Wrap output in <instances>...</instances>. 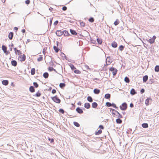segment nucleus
Segmentation results:
<instances>
[{
  "mask_svg": "<svg viewBox=\"0 0 159 159\" xmlns=\"http://www.w3.org/2000/svg\"><path fill=\"white\" fill-rule=\"evenodd\" d=\"M26 59V56L25 54H23L22 56H21V58L20 60V61L22 62L25 61Z\"/></svg>",
  "mask_w": 159,
  "mask_h": 159,
  "instance_id": "18",
  "label": "nucleus"
},
{
  "mask_svg": "<svg viewBox=\"0 0 159 159\" xmlns=\"http://www.w3.org/2000/svg\"><path fill=\"white\" fill-rule=\"evenodd\" d=\"M74 72L75 73L77 74H80L81 73L80 71L76 69L74 70Z\"/></svg>",
  "mask_w": 159,
  "mask_h": 159,
  "instance_id": "46",
  "label": "nucleus"
},
{
  "mask_svg": "<svg viewBox=\"0 0 159 159\" xmlns=\"http://www.w3.org/2000/svg\"><path fill=\"white\" fill-rule=\"evenodd\" d=\"M76 111L78 113L80 114H81L84 112L82 109L80 107H78L76 108Z\"/></svg>",
  "mask_w": 159,
  "mask_h": 159,
  "instance_id": "6",
  "label": "nucleus"
},
{
  "mask_svg": "<svg viewBox=\"0 0 159 159\" xmlns=\"http://www.w3.org/2000/svg\"><path fill=\"white\" fill-rule=\"evenodd\" d=\"M110 111L111 112L113 116L118 118H123L122 116L117 111L111 108H110Z\"/></svg>",
  "mask_w": 159,
  "mask_h": 159,
  "instance_id": "1",
  "label": "nucleus"
},
{
  "mask_svg": "<svg viewBox=\"0 0 159 159\" xmlns=\"http://www.w3.org/2000/svg\"><path fill=\"white\" fill-rule=\"evenodd\" d=\"M35 73V69L34 68H33L31 69V74L34 75Z\"/></svg>",
  "mask_w": 159,
  "mask_h": 159,
  "instance_id": "37",
  "label": "nucleus"
},
{
  "mask_svg": "<svg viewBox=\"0 0 159 159\" xmlns=\"http://www.w3.org/2000/svg\"><path fill=\"white\" fill-rule=\"evenodd\" d=\"M2 84L5 86L7 85L9 83V81L7 80H3L2 81Z\"/></svg>",
  "mask_w": 159,
  "mask_h": 159,
  "instance_id": "20",
  "label": "nucleus"
},
{
  "mask_svg": "<svg viewBox=\"0 0 159 159\" xmlns=\"http://www.w3.org/2000/svg\"><path fill=\"white\" fill-rule=\"evenodd\" d=\"M14 33L12 32H11L8 34V37L9 39L11 40L13 37Z\"/></svg>",
  "mask_w": 159,
  "mask_h": 159,
  "instance_id": "13",
  "label": "nucleus"
},
{
  "mask_svg": "<svg viewBox=\"0 0 159 159\" xmlns=\"http://www.w3.org/2000/svg\"><path fill=\"white\" fill-rule=\"evenodd\" d=\"M41 93H40L39 91L38 92L36 93L35 94L33 95V96H35L37 97H39L41 96Z\"/></svg>",
  "mask_w": 159,
  "mask_h": 159,
  "instance_id": "34",
  "label": "nucleus"
},
{
  "mask_svg": "<svg viewBox=\"0 0 159 159\" xmlns=\"http://www.w3.org/2000/svg\"><path fill=\"white\" fill-rule=\"evenodd\" d=\"M49 76V74L47 72H44L43 75V76L45 79H47L48 78Z\"/></svg>",
  "mask_w": 159,
  "mask_h": 159,
  "instance_id": "27",
  "label": "nucleus"
},
{
  "mask_svg": "<svg viewBox=\"0 0 159 159\" xmlns=\"http://www.w3.org/2000/svg\"><path fill=\"white\" fill-rule=\"evenodd\" d=\"M97 41L99 44H101L102 43V40L101 39L98 38L97 39Z\"/></svg>",
  "mask_w": 159,
  "mask_h": 159,
  "instance_id": "35",
  "label": "nucleus"
},
{
  "mask_svg": "<svg viewBox=\"0 0 159 159\" xmlns=\"http://www.w3.org/2000/svg\"><path fill=\"white\" fill-rule=\"evenodd\" d=\"M80 25L81 26L84 27L85 26V23L83 21H81L80 23Z\"/></svg>",
  "mask_w": 159,
  "mask_h": 159,
  "instance_id": "52",
  "label": "nucleus"
},
{
  "mask_svg": "<svg viewBox=\"0 0 159 159\" xmlns=\"http://www.w3.org/2000/svg\"><path fill=\"white\" fill-rule=\"evenodd\" d=\"M58 22H58V20H57L55 21L53 23L54 25L55 26L57 25Z\"/></svg>",
  "mask_w": 159,
  "mask_h": 159,
  "instance_id": "56",
  "label": "nucleus"
},
{
  "mask_svg": "<svg viewBox=\"0 0 159 159\" xmlns=\"http://www.w3.org/2000/svg\"><path fill=\"white\" fill-rule=\"evenodd\" d=\"M98 106V104L95 102H93L92 104V107L94 108H96Z\"/></svg>",
  "mask_w": 159,
  "mask_h": 159,
  "instance_id": "26",
  "label": "nucleus"
},
{
  "mask_svg": "<svg viewBox=\"0 0 159 159\" xmlns=\"http://www.w3.org/2000/svg\"><path fill=\"white\" fill-rule=\"evenodd\" d=\"M68 65L70 67L71 70H74L76 68L74 65L72 64L71 63L69 64Z\"/></svg>",
  "mask_w": 159,
  "mask_h": 159,
  "instance_id": "22",
  "label": "nucleus"
},
{
  "mask_svg": "<svg viewBox=\"0 0 159 159\" xmlns=\"http://www.w3.org/2000/svg\"><path fill=\"white\" fill-rule=\"evenodd\" d=\"M30 0H26L25 1V3L26 4L28 5L30 4Z\"/></svg>",
  "mask_w": 159,
  "mask_h": 159,
  "instance_id": "55",
  "label": "nucleus"
},
{
  "mask_svg": "<svg viewBox=\"0 0 159 159\" xmlns=\"http://www.w3.org/2000/svg\"><path fill=\"white\" fill-rule=\"evenodd\" d=\"M67 9V7H66L65 6L63 7L62 8V10L63 11H65Z\"/></svg>",
  "mask_w": 159,
  "mask_h": 159,
  "instance_id": "57",
  "label": "nucleus"
},
{
  "mask_svg": "<svg viewBox=\"0 0 159 159\" xmlns=\"http://www.w3.org/2000/svg\"><path fill=\"white\" fill-rule=\"evenodd\" d=\"M55 34L57 36L60 37L63 34V32L61 30H57L55 32Z\"/></svg>",
  "mask_w": 159,
  "mask_h": 159,
  "instance_id": "7",
  "label": "nucleus"
},
{
  "mask_svg": "<svg viewBox=\"0 0 159 159\" xmlns=\"http://www.w3.org/2000/svg\"><path fill=\"white\" fill-rule=\"evenodd\" d=\"M142 127L144 128H146L148 127V124L147 123H143L142 124Z\"/></svg>",
  "mask_w": 159,
  "mask_h": 159,
  "instance_id": "33",
  "label": "nucleus"
},
{
  "mask_svg": "<svg viewBox=\"0 0 159 159\" xmlns=\"http://www.w3.org/2000/svg\"><path fill=\"white\" fill-rule=\"evenodd\" d=\"M56 93V90L54 89H53L52 91V94H55V93Z\"/></svg>",
  "mask_w": 159,
  "mask_h": 159,
  "instance_id": "60",
  "label": "nucleus"
},
{
  "mask_svg": "<svg viewBox=\"0 0 159 159\" xmlns=\"http://www.w3.org/2000/svg\"><path fill=\"white\" fill-rule=\"evenodd\" d=\"M121 118H118L116 120V123L118 124H121L122 122V120L120 119Z\"/></svg>",
  "mask_w": 159,
  "mask_h": 159,
  "instance_id": "23",
  "label": "nucleus"
},
{
  "mask_svg": "<svg viewBox=\"0 0 159 159\" xmlns=\"http://www.w3.org/2000/svg\"><path fill=\"white\" fill-rule=\"evenodd\" d=\"M111 45L113 48H116L117 47L118 44L116 42L113 41Z\"/></svg>",
  "mask_w": 159,
  "mask_h": 159,
  "instance_id": "21",
  "label": "nucleus"
},
{
  "mask_svg": "<svg viewBox=\"0 0 159 159\" xmlns=\"http://www.w3.org/2000/svg\"><path fill=\"white\" fill-rule=\"evenodd\" d=\"M4 53H5L6 55H7L10 52L9 51H7V50Z\"/></svg>",
  "mask_w": 159,
  "mask_h": 159,
  "instance_id": "63",
  "label": "nucleus"
},
{
  "mask_svg": "<svg viewBox=\"0 0 159 159\" xmlns=\"http://www.w3.org/2000/svg\"><path fill=\"white\" fill-rule=\"evenodd\" d=\"M93 92L94 94H98L100 93V90L97 88H95L94 89Z\"/></svg>",
  "mask_w": 159,
  "mask_h": 159,
  "instance_id": "12",
  "label": "nucleus"
},
{
  "mask_svg": "<svg viewBox=\"0 0 159 159\" xmlns=\"http://www.w3.org/2000/svg\"><path fill=\"white\" fill-rule=\"evenodd\" d=\"M106 60V62H108L107 65H110L112 61H113V58H111V57L108 56V57H107Z\"/></svg>",
  "mask_w": 159,
  "mask_h": 159,
  "instance_id": "5",
  "label": "nucleus"
},
{
  "mask_svg": "<svg viewBox=\"0 0 159 159\" xmlns=\"http://www.w3.org/2000/svg\"><path fill=\"white\" fill-rule=\"evenodd\" d=\"M70 32L72 35H77L78 34V33L76 32L75 30L72 29H70Z\"/></svg>",
  "mask_w": 159,
  "mask_h": 159,
  "instance_id": "10",
  "label": "nucleus"
},
{
  "mask_svg": "<svg viewBox=\"0 0 159 159\" xmlns=\"http://www.w3.org/2000/svg\"><path fill=\"white\" fill-rule=\"evenodd\" d=\"M154 70L155 72H158L159 71V66L157 65L155 66L154 69Z\"/></svg>",
  "mask_w": 159,
  "mask_h": 159,
  "instance_id": "40",
  "label": "nucleus"
},
{
  "mask_svg": "<svg viewBox=\"0 0 159 159\" xmlns=\"http://www.w3.org/2000/svg\"><path fill=\"white\" fill-rule=\"evenodd\" d=\"M51 99L53 101L57 103H60L61 102V100L57 95L54 97H51Z\"/></svg>",
  "mask_w": 159,
  "mask_h": 159,
  "instance_id": "2",
  "label": "nucleus"
},
{
  "mask_svg": "<svg viewBox=\"0 0 159 159\" xmlns=\"http://www.w3.org/2000/svg\"><path fill=\"white\" fill-rule=\"evenodd\" d=\"M88 21L91 23H93L94 21V19L93 17H91L88 20Z\"/></svg>",
  "mask_w": 159,
  "mask_h": 159,
  "instance_id": "39",
  "label": "nucleus"
},
{
  "mask_svg": "<svg viewBox=\"0 0 159 159\" xmlns=\"http://www.w3.org/2000/svg\"><path fill=\"white\" fill-rule=\"evenodd\" d=\"M124 81L125 83H129L130 82V80L129 77L127 76H126L124 78Z\"/></svg>",
  "mask_w": 159,
  "mask_h": 159,
  "instance_id": "29",
  "label": "nucleus"
},
{
  "mask_svg": "<svg viewBox=\"0 0 159 159\" xmlns=\"http://www.w3.org/2000/svg\"><path fill=\"white\" fill-rule=\"evenodd\" d=\"M104 98L106 99H109L111 98V94L108 93H106L105 95Z\"/></svg>",
  "mask_w": 159,
  "mask_h": 159,
  "instance_id": "28",
  "label": "nucleus"
},
{
  "mask_svg": "<svg viewBox=\"0 0 159 159\" xmlns=\"http://www.w3.org/2000/svg\"><path fill=\"white\" fill-rule=\"evenodd\" d=\"M102 132V130L100 129L98 131H96L95 133V134L96 135H98L101 134Z\"/></svg>",
  "mask_w": 159,
  "mask_h": 159,
  "instance_id": "38",
  "label": "nucleus"
},
{
  "mask_svg": "<svg viewBox=\"0 0 159 159\" xmlns=\"http://www.w3.org/2000/svg\"><path fill=\"white\" fill-rule=\"evenodd\" d=\"M48 139L49 141L51 143H53L54 142V139L53 138H51L49 137H48Z\"/></svg>",
  "mask_w": 159,
  "mask_h": 159,
  "instance_id": "41",
  "label": "nucleus"
},
{
  "mask_svg": "<svg viewBox=\"0 0 159 159\" xmlns=\"http://www.w3.org/2000/svg\"><path fill=\"white\" fill-rule=\"evenodd\" d=\"M91 42L93 44H95L96 43V42L95 40L92 39L91 40Z\"/></svg>",
  "mask_w": 159,
  "mask_h": 159,
  "instance_id": "58",
  "label": "nucleus"
},
{
  "mask_svg": "<svg viewBox=\"0 0 159 159\" xmlns=\"http://www.w3.org/2000/svg\"><path fill=\"white\" fill-rule=\"evenodd\" d=\"M73 124L75 126L77 127H79L80 126V124L76 121H74L73 122Z\"/></svg>",
  "mask_w": 159,
  "mask_h": 159,
  "instance_id": "43",
  "label": "nucleus"
},
{
  "mask_svg": "<svg viewBox=\"0 0 159 159\" xmlns=\"http://www.w3.org/2000/svg\"><path fill=\"white\" fill-rule=\"evenodd\" d=\"M105 106L107 107H110L111 106V103L109 102H107L106 103Z\"/></svg>",
  "mask_w": 159,
  "mask_h": 159,
  "instance_id": "47",
  "label": "nucleus"
},
{
  "mask_svg": "<svg viewBox=\"0 0 159 159\" xmlns=\"http://www.w3.org/2000/svg\"><path fill=\"white\" fill-rule=\"evenodd\" d=\"M154 82V79L151 78L148 81V83L150 84H152Z\"/></svg>",
  "mask_w": 159,
  "mask_h": 159,
  "instance_id": "42",
  "label": "nucleus"
},
{
  "mask_svg": "<svg viewBox=\"0 0 159 159\" xmlns=\"http://www.w3.org/2000/svg\"><path fill=\"white\" fill-rule=\"evenodd\" d=\"M127 108V104L126 102H124L120 105V108L121 110L125 111Z\"/></svg>",
  "mask_w": 159,
  "mask_h": 159,
  "instance_id": "3",
  "label": "nucleus"
},
{
  "mask_svg": "<svg viewBox=\"0 0 159 159\" xmlns=\"http://www.w3.org/2000/svg\"><path fill=\"white\" fill-rule=\"evenodd\" d=\"M33 85L34 87L35 88H37L39 87V85L36 82H34L33 83Z\"/></svg>",
  "mask_w": 159,
  "mask_h": 159,
  "instance_id": "45",
  "label": "nucleus"
},
{
  "mask_svg": "<svg viewBox=\"0 0 159 159\" xmlns=\"http://www.w3.org/2000/svg\"><path fill=\"white\" fill-rule=\"evenodd\" d=\"M87 100L89 102H92L93 101V99L90 96H88L87 98Z\"/></svg>",
  "mask_w": 159,
  "mask_h": 159,
  "instance_id": "30",
  "label": "nucleus"
},
{
  "mask_svg": "<svg viewBox=\"0 0 159 159\" xmlns=\"http://www.w3.org/2000/svg\"><path fill=\"white\" fill-rule=\"evenodd\" d=\"M50 64L51 66H54V65L55 66V65H54V64L53 63V61H52V60L51 61V62H50Z\"/></svg>",
  "mask_w": 159,
  "mask_h": 159,
  "instance_id": "62",
  "label": "nucleus"
},
{
  "mask_svg": "<svg viewBox=\"0 0 159 159\" xmlns=\"http://www.w3.org/2000/svg\"><path fill=\"white\" fill-rule=\"evenodd\" d=\"M125 46L121 45H120V46L119 47L118 49L120 50V51L121 52L124 50V49L125 48Z\"/></svg>",
  "mask_w": 159,
  "mask_h": 159,
  "instance_id": "32",
  "label": "nucleus"
},
{
  "mask_svg": "<svg viewBox=\"0 0 159 159\" xmlns=\"http://www.w3.org/2000/svg\"><path fill=\"white\" fill-rule=\"evenodd\" d=\"M53 48L56 53H57L60 50L59 48H58V47L56 46H54Z\"/></svg>",
  "mask_w": 159,
  "mask_h": 159,
  "instance_id": "25",
  "label": "nucleus"
},
{
  "mask_svg": "<svg viewBox=\"0 0 159 159\" xmlns=\"http://www.w3.org/2000/svg\"><path fill=\"white\" fill-rule=\"evenodd\" d=\"M16 52L18 55H21L22 54L21 52L19 50H16Z\"/></svg>",
  "mask_w": 159,
  "mask_h": 159,
  "instance_id": "51",
  "label": "nucleus"
},
{
  "mask_svg": "<svg viewBox=\"0 0 159 159\" xmlns=\"http://www.w3.org/2000/svg\"><path fill=\"white\" fill-rule=\"evenodd\" d=\"M52 18L50 19V21H49V25L51 26L52 25Z\"/></svg>",
  "mask_w": 159,
  "mask_h": 159,
  "instance_id": "59",
  "label": "nucleus"
},
{
  "mask_svg": "<svg viewBox=\"0 0 159 159\" xmlns=\"http://www.w3.org/2000/svg\"><path fill=\"white\" fill-rule=\"evenodd\" d=\"M119 20H118V19H117L114 22V24L115 26H116L119 24Z\"/></svg>",
  "mask_w": 159,
  "mask_h": 159,
  "instance_id": "44",
  "label": "nucleus"
},
{
  "mask_svg": "<svg viewBox=\"0 0 159 159\" xmlns=\"http://www.w3.org/2000/svg\"><path fill=\"white\" fill-rule=\"evenodd\" d=\"M61 56L62 57H64V59H65L66 60H68V61H69L68 60V58L66 57L65 55V54L63 52H61Z\"/></svg>",
  "mask_w": 159,
  "mask_h": 159,
  "instance_id": "24",
  "label": "nucleus"
},
{
  "mask_svg": "<svg viewBox=\"0 0 159 159\" xmlns=\"http://www.w3.org/2000/svg\"><path fill=\"white\" fill-rule=\"evenodd\" d=\"M11 64L12 66H16L17 65V62L16 60H12L11 61Z\"/></svg>",
  "mask_w": 159,
  "mask_h": 159,
  "instance_id": "19",
  "label": "nucleus"
},
{
  "mask_svg": "<svg viewBox=\"0 0 159 159\" xmlns=\"http://www.w3.org/2000/svg\"><path fill=\"white\" fill-rule=\"evenodd\" d=\"M54 68L52 67L49 66L48 68V70L49 71H53Z\"/></svg>",
  "mask_w": 159,
  "mask_h": 159,
  "instance_id": "50",
  "label": "nucleus"
},
{
  "mask_svg": "<svg viewBox=\"0 0 159 159\" xmlns=\"http://www.w3.org/2000/svg\"><path fill=\"white\" fill-rule=\"evenodd\" d=\"M84 107L85 108L87 109H89L90 108L91 105L89 103L86 102L84 104Z\"/></svg>",
  "mask_w": 159,
  "mask_h": 159,
  "instance_id": "14",
  "label": "nucleus"
},
{
  "mask_svg": "<svg viewBox=\"0 0 159 159\" xmlns=\"http://www.w3.org/2000/svg\"><path fill=\"white\" fill-rule=\"evenodd\" d=\"M116 106V105L115 103H111V106L113 107V108H114Z\"/></svg>",
  "mask_w": 159,
  "mask_h": 159,
  "instance_id": "64",
  "label": "nucleus"
},
{
  "mask_svg": "<svg viewBox=\"0 0 159 159\" xmlns=\"http://www.w3.org/2000/svg\"><path fill=\"white\" fill-rule=\"evenodd\" d=\"M143 83H146L148 79V75H146L143 76Z\"/></svg>",
  "mask_w": 159,
  "mask_h": 159,
  "instance_id": "17",
  "label": "nucleus"
},
{
  "mask_svg": "<svg viewBox=\"0 0 159 159\" xmlns=\"http://www.w3.org/2000/svg\"><path fill=\"white\" fill-rule=\"evenodd\" d=\"M59 111L62 113V114H64L65 113H66V114L68 116H72L73 117H75V116H73L71 115H68V113L67 112H66V111H64V110H63V109H62V108H60L59 110Z\"/></svg>",
  "mask_w": 159,
  "mask_h": 159,
  "instance_id": "8",
  "label": "nucleus"
},
{
  "mask_svg": "<svg viewBox=\"0 0 159 159\" xmlns=\"http://www.w3.org/2000/svg\"><path fill=\"white\" fill-rule=\"evenodd\" d=\"M43 60V57L42 56H40L37 59V61L39 62L42 61Z\"/></svg>",
  "mask_w": 159,
  "mask_h": 159,
  "instance_id": "49",
  "label": "nucleus"
},
{
  "mask_svg": "<svg viewBox=\"0 0 159 159\" xmlns=\"http://www.w3.org/2000/svg\"><path fill=\"white\" fill-rule=\"evenodd\" d=\"M66 86V84L64 83H61L59 84V87L60 88L63 89Z\"/></svg>",
  "mask_w": 159,
  "mask_h": 159,
  "instance_id": "31",
  "label": "nucleus"
},
{
  "mask_svg": "<svg viewBox=\"0 0 159 159\" xmlns=\"http://www.w3.org/2000/svg\"><path fill=\"white\" fill-rule=\"evenodd\" d=\"M109 71L112 72V75L113 76L116 75L118 71L116 69L113 67L109 68Z\"/></svg>",
  "mask_w": 159,
  "mask_h": 159,
  "instance_id": "4",
  "label": "nucleus"
},
{
  "mask_svg": "<svg viewBox=\"0 0 159 159\" xmlns=\"http://www.w3.org/2000/svg\"><path fill=\"white\" fill-rule=\"evenodd\" d=\"M98 128H99L100 129H104V127L102 125H100Z\"/></svg>",
  "mask_w": 159,
  "mask_h": 159,
  "instance_id": "54",
  "label": "nucleus"
},
{
  "mask_svg": "<svg viewBox=\"0 0 159 159\" xmlns=\"http://www.w3.org/2000/svg\"><path fill=\"white\" fill-rule=\"evenodd\" d=\"M2 48L3 52H5L7 50V47L6 46L2 45Z\"/></svg>",
  "mask_w": 159,
  "mask_h": 159,
  "instance_id": "36",
  "label": "nucleus"
},
{
  "mask_svg": "<svg viewBox=\"0 0 159 159\" xmlns=\"http://www.w3.org/2000/svg\"><path fill=\"white\" fill-rule=\"evenodd\" d=\"M145 92V89L143 88H142L140 90V92L141 94H142L143 93H144Z\"/></svg>",
  "mask_w": 159,
  "mask_h": 159,
  "instance_id": "53",
  "label": "nucleus"
},
{
  "mask_svg": "<svg viewBox=\"0 0 159 159\" xmlns=\"http://www.w3.org/2000/svg\"><path fill=\"white\" fill-rule=\"evenodd\" d=\"M137 93V92H136L135 90L133 88H132L130 91V94L132 95H134Z\"/></svg>",
  "mask_w": 159,
  "mask_h": 159,
  "instance_id": "15",
  "label": "nucleus"
},
{
  "mask_svg": "<svg viewBox=\"0 0 159 159\" xmlns=\"http://www.w3.org/2000/svg\"><path fill=\"white\" fill-rule=\"evenodd\" d=\"M63 34L65 36H70V34L66 30H64L62 31Z\"/></svg>",
  "mask_w": 159,
  "mask_h": 159,
  "instance_id": "9",
  "label": "nucleus"
},
{
  "mask_svg": "<svg viewBox=\"0 0 159 159\" xmlns=\"http://www.w3.org/2000/svg\"><path fill=\"white\" fill-rule=\"evenodd\" d=\"M148 42L149 43L151 44L153 43L154 42V40H153L151 38L150 39L148 40Z\"/></svg>",
  "mask_w": 159,
  "mask_h": 159,
  "instance_id": "48",
  "label": "nucleus"
},
{
  "mask_svg": "<svg viewBox=\"0 0 159 159\" xmlns=\"http://www.w3.org/2000/svg\"><path fill=\"white\" fill-rule=\"evenodd\" d=\"M150 100H152L151 98H148L145 100V104L146 106H148L149 105V102Z\"/></svg>",
  "mask_w": 159,
  "mask_h": 159,
  "instance_id": "11",
  "label": "nucleus"
},
{
  "mask_svg": "<svg viewBox=\"0 0 159 159\" xmlns=\"http://www.w3.org/2000/svg\"><path fill=\"white\" fill-rule=\"evenodd\" d=\"M29 91L31 93H34L35 91V89L34 87L32 86H30L29 89Z\"/></svg>",
  "mask_w": 159,
  "mask_h": 159,
  "instance_id": "16",
  "label": "nucleus"
},
{
  "mask_svg": "<svg viewBox=\"0 0 159 159\" xmlns=\"http://www.w3.org/2000/svg\"><path fill=\"white\" fill-rule=\"evenodd\" d=\"M129 107L131 108H133L134 107V105L133 103H131L130 104Z\"/></svg>",
  "mask_w": 159,
  "mask_h": 159,
  "instance_id": "61",
  "label": "nucleus"
}]
</instances>
